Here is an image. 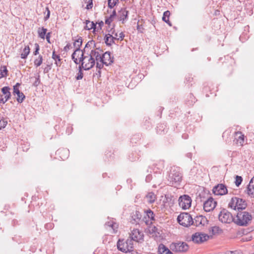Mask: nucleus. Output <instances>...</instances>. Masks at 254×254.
I'll use <instances>...</instances> for the list:
<instances>
[{"instance_id": "a18cd8bd", "label": "nucleus", "mask_w": 254, "mask_h": 254, "mask_svg": "<svg viewBox=\"0 0 254 254\" xmlns=\"http://www.w3.org/2000/svg\"><path fill=\"white\" fill-rule=\"evenodd\" d=\"M83 78V74L81 69H80L78 71V75L76 76V78L77 80H80Z\"/></svg>"}, {"instance_id": "423d86ee", "label": "nucleus", "mask_w": 254, "mask_h": 254, "mask_svg": "<svg viewBox=\"0 0 254 254\" xmlns=\"http://www.w3.org/2000/svg\"><path fill=\"white\" fill-rule=\"evenodd\" d=\"M170 248L176 253L186 252L189 249L188 245L185 242L173 243L170 245Z\"/></svg>"}, {"instance_id": "f03ea898", "label": "nucleus", "mask_w": 254, "mask_h": 254, "mask_svg": "<svg viewBox=\"0 0 254 254\" xmlns=\"http://www.w3.org/2000/svg\"><path fill=\"white\" fill-rule=\"evenodd\" d=\"M99 58H98L97 62V67L101 68L104 64L109 65L112 64L114 61V58L109 52H105L103 54V51L101 50V54Z\"/></svg>"}, {"instance_id": "393cba45", "label": "nucleus", "mask_w": 254, "mask_h": 254, "mask_svg": "<svg viewBox=\"0 0 254 254\" xmlns=\"http://www.w3.org/2000/svg\"><path fill=\"white\" fill-rule=\"evenodd\" d=\"M146 200L150 203H153L156 199V197L155 194L152 192H148L145 197Z\"/></svg>"}, {"instance_id": "b1692460", "label": "nucleus", "mask_w": 254, "mask_h": 254, "mask_svg": "<svg viewBox=\"0 0 254 254\" xmlns=\"http://www.w3.org/2000/svg\"><path fill=\"white\" fill-rule=\"evenodd\" d=\"M115 39L113 38V37L111 35V34L109 33L105 35V42L107 45H112V44L115 43Z\"/></svg>"}, {"instance_id": "4c0bfd02", "label": "nucleus", "mask_w": 254, "mask_h": 254, "mask_svg": "<svg viewBox=\"0 0 254 254\" xmlns=\"http://www.w3.org/2000/svg\"><path fill=\"white\" fill-rule=\"evenodd\" d=\"M110 228L112 229L113 233H116L118 229V223H111L109 225Z\"/></svg>"}, {"instance_id": "4be33fe9", "label": "nucleus", "mask_w": 254, "mask_h": 254, "mask_svg": "<svg viewBox=\"0 0 254 254\" xmlns=\"http://www.w3.org/2000/svg\"><path fill=\"white\" fill-rule=\"evenodd\" d=\"M158 253V254H173L167 247L162 244L159 245Z\"/></svg>"}, {"instance_id": "f257e3e1", "label": "nucleus", "mask_w": 254, "mask_h": 254, "mask_svg": "<svg viewBox=\"0 0 254 254\" xmlns=\"http://www.w3.org/2000/svg\"><path fill=\"white\" fill-rule=\"evenodd\" d=\"M100 54L101 49L99 48L91 50L89 53L83 52L81 50H75L72 55V59L76 64H81L84 70H89L97 64Z\"/></svg>"}, {"instance_id": "603ef678", "label": "nucleus", "mask_w": 254, "mask_h": 254, "mask_svg": "<svg viewBox=\"0 0 254 254\" xmlns=\"http://www.w3.org/2000/svg\"><path fill=\"white\" fill-rule=\"evenodd\" d=\"M46 10H47V15L46 17H45V19H46V20H47V19H48L49 18V17H50V10H49V8H48V7H46Z\"/></svg>"}, {"instance_id": "f704fd0d", "label": "nucleus", "mask_w": 254, "mask_h": 254, "mask_svg": "<svg viewBox=\"0 0 254 254\" xmlns=\"http://www.w3.org/2000/svg\"><path fill=\"white\" fill-rule=\"evenodd\" d=\"M7 74V70L6 66H3L0 68V78L5 77Z\"/></svg>"}, {"instance_id": "20e7f679", "label": "nucleus", "mask_w": 254, "mask_h": 254, "mask_svg": "<svg viewBox=\"0 0 254 254\" xmlns=\"http://www.w3.org/2000/svg\"><path fill=\"white\" fill-rule=\"evenodd\" d=\"M133 242L131 240L128 239L126 241L119 240L117 243V247L119 251L127 253L132 252L133 250Z\"/></svg>"}, {"instance_id": "c756f323", "label": "nucleus", "mask_w": 254, "mask_h": 254, "mask_svg": "<svg viewBox=\"0 0 254 254\" xmlns=\"http://www.w3.org/2000/svg\"><path fill=\"white\" fill-rule=\"evenodd\" d=\"M9 90L10 88L7 86L3 87L1 89V91L3 94L4 95V97L6 98L7 99H9L11 96Z\"/></svg>"}, {"instance_id": "39448f33", "label": "nucleus", "mask_w": 254, "mask_h": 254, "mask_svg": "<svg viewBox=\"0 0 254 254\" xmlns=\"http://www.w3.org/2000/svg\"><path fill=\"white\" fill-rule=\"evenodd\" d=\"M191 197L187 194L181 195L178 199L179 205L183 210L189 209L191 205Z\"/></svg>"}, {"instance_id": "3c124183", "label": "nucleus", "mask_w": 254, "mask_h": 254, "mask_svg": "<svg viewBox=\"0 0 254 254\" xmlns=\"http://www.w3.org/2000/svg\"><path fill=\"white\" fill-rule=\"evenodd\" d=\"M181 225H182V226H184V227H190L191 225H192L193 223H180Z\"/></svg>"}, {"instance_id": "a211bd4d", "label": "nucleus", "mask_w": 254, "mask_h": 254, "mask_svg": "<svg viewBox=\"0 0 254 254\" xmlns=\"http://www.w3.org/2000/svg\"><path fill=\"white\" fill-rule=\"evenodd\" d=\"M115 40H120L122 41L124 38V34L122 32H121L114 28H112L109 32Z\"/></svg>"}, {"instance_id": "5fc2aeb1", "label": "nucleus", "mask_w": 254, "mask_h": 254, "mask_svg": "<svg viewBox=\"0 0 254 254\" xmlns=\"http://www.w3.org/2000/svg\"><path fill=\"white\" fill-rule=\"evenodd\" d=\"M46 40L49 43H50V33H48L46 35Z\"/></svg>"}, {"instance_id": "49530a36", "label": "nucleus", "mask_w": 254, "mask_h": 254, "mask_svg": "<svg viewBox=\"0 0 254 254\" xmlns=\"http://www.w3.org/2000/svg\"><path fill=\"white\" fill-rule=\"evenodd\" d=\"M116 15V13L115 10L113 11L112 14L110 15V16L109 17L111 20H113L114 18L115 17Z\"/></svg>"}, {"instance_id": "37998d69", "label": "nucleus", "mask_w": 254, "mask_h": 254, "mask_svg": "<svg viewBox=\"0 0 254 254\" xmlns=\"http://www.w3.org/2000/svg\"><path fill=\"white\" fill-rule=\"evenodd\" d=\"M225 254H243V253L240 250H235L233 251H228Z\"/></svg>"}, {"instance_id": "c9c22d12", "label": "nucleus", "mask_w": 254, "mask_h": 254, "mask_svg": "<svg viewBox=\"0 0 254 254\" xmlns=\"http://www.w3.org/2000/svg\"><path fill=\"white\" fill-rule=\"evenodd\" d=\"M52 58L55 61V64L57 66H59L60 64V61H61L60 56L59 55H56L55 54V52H53V55H52Z\"/></svg>"}, {"instance_id": "79ce46f5", "label": "nucleus", "mask_w": 254, "mask_h": 254, "mask_svg": "<svg viewBox=\"0 0 254 254\" xmlns=\"http://www.w3.org/2000/svg\"><path fill=\"white\" fill-rule=\"evenodd\" d=\"M118 0H109L108 6L110 8H113L117 3Z\"/></svg>"}, {"instance_id": "1a4fd4ad", "label": "nucleus", "mask_w": 254, "mask_h": 254, "mask_svg": "<svg viewBox=\"0 0 254 254\" xmlns=\"http://www.w3.org/2000/svg\"><path fill=\"white\" fill-rule=\"evenodd\" d=\"M217 205V201L212 197L208 198L203 203V208L206 212L213 210Z\"/></svg>"}, {"instance_id": "2f4dec72", "label": "nucleus", "mask_w": 254, "mask_h": 254, "mask_svg": "<svg viewBox=\"0 0 254 254\" xmlns=\"http://www.w3.org/2000/svg\"><path fill=\"white\" fill-rule=\"evenodd\" d=\"M82 43V39L81 37L78 38L73 43V46L76 50H80L79 48L81 46Z\"/></svg>"}, {"instance_id": "4d7b16f0", "label": "nucleus", "mask_w": 254, "mask_h": 254, "mask_svg": "<svg viewBox=\"0 0 254 254\" xmlns=\"http://www.w3.org/2000/svg\"><path fill=\"white\" fill-rule=\"evenodd\" d=\"M112 21V20H111L109 18H108L107 19H106L105 22L106 23L109 24Z\"/></svg>"}, {"instance_id": "9b49d317", "label": "nucleus", "mask_w": 254, "mask_h": 254, "mask_svg": "<svg viewBox=\"0 0 254 254\" xmlns=\"http://www.w3.org/2000/svg\"><path fill=\"white\" fill-rule=\"evenodd\" d=\"M212 191L216 195H223L228 192L226 187L223 184H218L215 186L213 188Z\"/></svg>"}, {"instance_id": "864d4df0", "label": "nucleus", "mask_w": 254, "mask_h": 254, "mask_svg": "<svg viewBox=\"0 0 254 254\" xmlns=\"http://www.w3.org/2000/svg\"><path fill=\"white\" fill-rule=\"evenodd\" d=\"M9 99H7L5 97L1 98L0 99V102L2 103L3 104L5 103Z\"/></svg>"}, {"instance_id": "13d9d810", "label": "nucleus", "mask_w": 254, "mask_h": 254, "mask_svg": "<svg viewBox=\"0 0 254 254\" xmlns=\"http://www.w3.org/2000/svg\"><path fill=\"white\" fill-rule=\"evenodd\" d=\"M236 224H238V225L241 226H247L248 225V223H236Z\"/></svg>"}, {"instance_id": "cd10ccee", "label": "nucleus", "mask_w": 254, "mask_h": 254, "mask_svg": "<svg viewBox=\"0 0 254 254\" xmlns=\"http://www.w3.org/2000/svg\"><path fill=\"white\" fill-rule=\"evenodd\" d=\"M103 24L104 23L102 21L94 23L95 26H94L93 32L96 33V32L100 31L101 30L102 26H103Z\"/></svg>"}, {"instance_id": "a878e982", "label": "nucleus", "mask_w": 254, "mask_h": 254, "mask_svg": "<svg viewBox=\"0 0 254 254\" xmlns=\"http://www.w3.org/2000/svg\"><path fill=\"white\" fill-rule=\"evenodd\" d=\"M47 29L42 27L40 28L38 30V34L39 36L42 39L44 40L45 38V36H46L47 35Z\"/></svg>"}, {"instance_id": "5701e85b", "label": "nucleus", "mask_w": 254, "mask_h": 254, "mask_svg": "<svg viewBox=\"0 0 254 254\" xmlns=\"http://www.w3.org/2000/svg\"><path fill=\"white\" fill-rule=\"evenodd\" d=\"M145 218L146 222L155 221L154 214L151 210H148L146 211Z\"/></svg>"}, {"instance_id": "473e14b6", "label": "nucleus", "mask_w": 254, "mask_h": 254, "mask_svg": "<svg viewBox=\"0 0 254 254\" xmlns=\"http://www.w3.org/2000/svg\"><path fill=\"white\" fill-rule=\"evenodd\" d=\"M7 125V120L2 117L0 116V130L6 127V126Z\"/></svg>"}, {"instance_id": "aec40b11", "label": "nucleus", "mask_w": 254, "mask_h": 254, "mask_svg": "<svg viewBox=\"0 0 254 254\" xmlns=\"http://www.w3.org/2000/svg\"><path fill=\"white\" fill-rule=\"evenodd\" d=\"M248 194L252 197H254V176L251 179L247 188Z\"/></svg>"}, {"instance_id": "0eeeda50", "label": "nucleus", "mask_w": 254, "mask_h": 254, "mask_svg": "<svg viewBox=\"0 0 254 254\" xmlns=\"http://www.w3.org/2000/svg\"><path fill=\"white\" fill-rule=\"evenodd\" d=\"M219 220L221 222H231L233 221L232 214L226 209H223L219 214Z\"/></svg>"}, {"instance_id": "de8ad7c7", "label": "nucleus", "mask_w": 254, "mask_h": 254, "mask_svg": "<svg viewBox=\"0 0 254 254\" xmlns=\"http://www.w3.org/2000/svg\"><path fill=\"white\" fill-rule=\"evenodd\" d=\"M116 15V13L115 10L113 11L112 14L110 15V16L109 17L111 20H113L114 18L115 17Z\"/></svg>"}, {"instance_id": "dca6fc26", "label": "nucleus", "mask_w": 254, "mask_h": 254, "mask_svg": "<svg viewBox=\"0 0 254 254\" xmlns=\"http://www.w3.org/2000/svg\"><path fill=\"white\" fill-rule=\"evenodd\" d=\"M245 140L244 134L241 132H237L234 135V142L239 146H243Z\"/></svg>"}, {"instance_id": "58836bf2", "label": "nucleus", "mask_w": 254, "mask_h": 254, "mask_svg": "<svg viewBox=\"0 0 254 254\" xmlns=\"http://www.w3.org/2000/svg\"><path fill=\"white\" fill-rule=\"evenodd\" d=\"M95 45V44L94 41H89L85 46V50H87L89 48H90V49H91L92 47L94 48Z\"/></svg>"}, {"instance_id": "ddd939ff", "label": "nucleus", "mask_w": 254, "mask_h": 254, "mask_svg": "<svg viewBox=\"0 0 254 254\" xmlns=\"http://www.w3.org/2000/svg\"><path fill=\"white\" fill-rule=\"evenodd\" d=\"M130 240L136 242H140L143 240V234L138 229H134L130 234Z\"/></svg>"}, {"instance_id": "2eb2a0df", "label": "nucleus", "mask_w": 254, "mask_h": 254, "mask_svg": "<svg viewBox=\"0 0 254 254\" xmlns=\"http://www.w3.org/2000/svg\"><path fill=\"white\" fill-rule=\"evenodd\" d=\"M223 231L221 228L217 225L210 226L208 228V236L210 238H212L214 236L221 234Z\"/></svg>"}, {"instance_id": "4468645a", "label": "nucleus", "mask_w": 254, "mask_h": 254, "mask_svg": "<svg viewBox=\"0 0 254 254\" xmlns=\"http://www.w3.org/2000/svg\"><path fill=\"white\" fill-rule=\"evenodd\" d=\"M177 221L178 222H193V219L192 216L189 213L183 212L178 215L177 217Z\"/></svg>"}, {"instance_id": "6e6552de", "label": "nucleus", "mask_w": 254, "mask_h": 254, "mask_svg": "<svg viewBox=\"0 0 254 254\" xmlns=\"http://www.w3.org/2000/svg\"><path fill=\"white\" fill-rule=\"evenodd\" d=\"M210 238V236L206 234L202 233L197 232L192 235L191 239L192 241L197 244L203 243Z\"/></svg>"}, {"instance_id": "f8f14e48", "label": "nucleus", "mask_w": 254, "mask_h": 254, "mask_svg": "<svg viewBox=\"0 0 254 254\" xmlns=\"http://www.w3.org/2000/svg\"><path fill=\"white\" fill-rule=\"evenodd\" d=\"M146 232L153 237L157 238L160 236V232L152 223L149 224L147 228L146 229Z\"/></svg>"}, {"instance_id": "bb28decb", "label": "nucleus", "mask_w": 254, "mask_h": 254, "mask_svg": "<svg viewBox=\"0 0 254 254\" xmlns=\"http://www.w3.org/2000/svg\"><path fill=\"white\" fill-rule=\"evenodd\" d=\"M172 179L173 183L177 185L181 181L182 176L180 174L176 173L172 176Z\"/></svg>"}, {"instance_id": "f3484780", "label": "nucleus", "mask_w": 254, "mask_h": 254, "mask_svg": "<svg viewBox=\"0 0 254 254\" xmlns=\"http://www.w3.org/2000/svg\"><path fill=\"white\" fill-rule=\"evenodd\" d=\"M19 86H20V84L18 83H17L16 84V85H15L13 86V94L17 95V97L16 99L17 101L18 102L21 103L23 101V100L25 98V96L23 93L20 92V91L19 89Z\"/></svg>"}, {"instance_id": "09e8293b", "label": "nucleus", "mask_w": 254, "mask_h": 254, "mask_svg": "<svg viewBox=\"0 0 254 254\" xmlns=\"http://www.w3.org/2000/svg\"><path fill=\"white\" fill-rule=\"evenodd\" d=\"M116 15V13L115 10L113 11L112 14L110 15V16L109 17L111 20H113L114 18L115 17Z\"/></svg>"}, {"instance_id": "6e6d98bb", "label": "nucleus", "mask_w": 254, "mask_h": 254, "mask_svg": "<svg viewBox=\"0 0 254 254\" xmlns=\"http://www.w3.org/2000/svg\"><path fill=\"white\" fill-rule=\"evenodd\" d=\"M70 47L71 45L70 44H67L64 47V49L65 51H67L70 49Z\"/></svg>"}, {"instance_id": "412c9836", "label": "nucleus", "mask_w": 254, "mask_h": 254, "mask_svg": "<svg viewBox=\"0 0 254 254\" xmlns=\"http://www.w3.org/2000/svg\"><path fill=\"white\" fill-rule=\"evenodd\" d=\"M128 12L126 8H123L118 12V17L123 23L125 22L127 16Z\"/></svg>"}, {"instance_id": "9d476101", "label": "nucleus", "mask_w": 254, "mask_h": 254, "mask_svg": "<svg viewBox=\"0 0 254 254\" xmlns=\"http://www.w3.org/2000/svg\"><path fill=\"white\" fill-rule=\"evenodd\" d=\"M238 222H248L252 220L251 214L247 211L239 212L237 215Z\"/></svg>"}, {"instance_id": "6ab92c4d", "label": "nucleus", "mask_w": 254, "mask_h": 254, "mask_svg": "<svg viewBox=\"0 0 254 254\" xmlns=\"http://www.w3.org/2000/svg\"><path fill=\"white\" fill-rule=\"evenodd\" d=\"M30 52V49L28 45H24V47L21 48L20 51V57L22 59H26L29 55Z\"/></svg>"}, {"instance_id": "7c9ffc66", "label": "nucleus", "mask_w": 254, "mask_h": 254, "mask_svg": "<svg viewBox=\"0 0 254 254\" xmlns=\"http://www.w3.org/2000/svg\"><path fill=\"white\" fill-rule=\"evenodd\" d=\"M43 57L41 55H39L38 57L34 59V64L35 67H38L40 66L43 63Z\"/></svg>"}, {"instance_id": "a19ab883", "label": "nucleus", "mask_w": 254, "mask_h": 254, "mask_svg": "<svg viewBox=\"0 0 254 254\" xmlns=\"http://www.w3.org/2000/svg\"><path fill=\"white\" fill-rule=\"evenodd\" d=\"M84 2L87 3L86 9H89L92 7L93 2L92 0H84Z\"/></svg>"}, {"instance_id": "8fccbe9b", "label": "nucleus", "mask_w": 254, "mask_h": 254, "mask_svg": "<svg viewBox=\"0 0 254 254\" xmlns=\"http://www.w3.org/2000/svg\"><path fill=\"white\" fill-rule=\"evenodd\" d=\"M116 15V13L115 10L113 11L112 14L110 15V16L109 17L111 20H113L114 18L115 17Z\"/></svg>"}, {"instance_id": "c85d7f7f", "label": "nucleus", "mask_w": 254, "mask_h": 254, "mask_svg": "<svg viewBox=\"0 0 254 254\" xmlns=\"http://www.w3.org/2000/svg\"><path fill=\"white\" fill-rule=\"evenodd\" d=\"M170 13L169 11H166L164 12L163 16L162 17V20L167 23L169 26H171L172 24L169 21V16Z\"/></svg>"}, {"instance_id": "72a5a7b5", "label": "nucleus", "mask_w": 254, "mask_h": 254, "mask_svg": "<svg viewBox=\"0 0 254 254\" xmlns=\"http://www.w3.org/2000/svg\"><path fill=\"white\" fill-rule=\"evenodd\" d=\"M195 222H207L208 220L205 217L202 215H199L195 217L194 218Z\"/></svg>"}, {"instance_id": "c03bdc74", "label": "nucleus", "mask_w": 254, "mask_h": 254, "mask_svg": "<svg viewBox=\"0 0 254 254\" xmlns=\"http://www.w3.org/2000/svg\"><path fill=\"white\" fill-rule=\"evenodd\" d=\"M35 51L34 52V55L36 56V55H37L39 54V51L40 50V48H39V45L37 43L35 44Z\"/></svg>"}, {"instance_id": "ea45409f", "label": "nucleus", "mask_w": 254, "mask_h": 254, "mask_svg": "<svg viewBox=\"0 0 254 254\" xmlns=\"http://www.w3.org/2000/svg\"><path fill=\"white\" fill-rule=\"evenodd\" d=\"M242 178L241 176H237L235 178V183L237 187H239L242 182Z\"/></svg>"}, {"instance_id": "7ed1b4c3", "label": "nucleus", "mask_w": 254, "mask_h": 254, "mask_svg": "<svg viewBox=\"0 0 254 254\" xmlns=\"http://www.w3.org/2000/svg\"><path fill=\"white\" fill-rule=\"evenodd\" d=\"M228 206L230 208L236 210L245 209L247 207V203L242 198L233 197L230 200L228 203Z\"/></svg>"}, {"instance_id": "e433bc0d", "label": "nucleus", "mask_w": 254, "mask_h": 254, "mask_svg": "<svg viewBox=\"0 0 254 254\" xmlns=\"http://www.w3.org/2000/svg\"><path fill=\"white\" fill-rule=\"evenodd\" d=\"M94 26V23L92 21L86 20V25L85 28L87 30H93Z\"/></svg>"}]
</instances>
